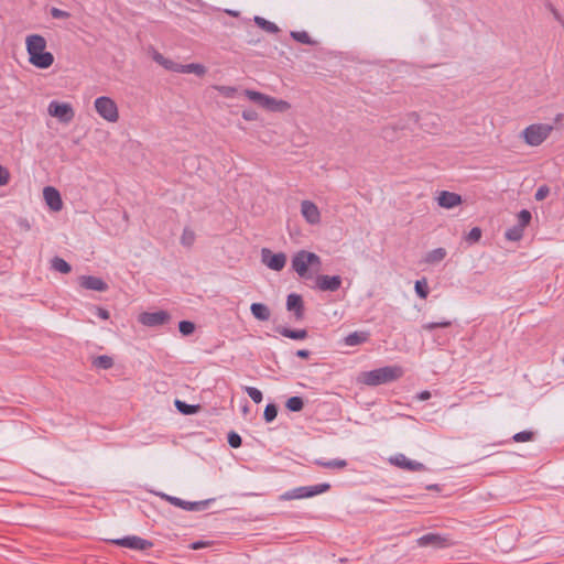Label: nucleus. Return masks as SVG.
Masks as SVG:
<instances>
[{
  "label": "nucleus",
  "instance_id": "obj_52",
  "mask_svg": "<svg viewBox=\"0 0 564 564\" xmlns=\"http://www.w3.org/2000/svg\"><path fill=\"white\" fill-rule=\"evenodd\" d=\"M96 316L101 319H109L110 313L104 307H96Z\"/></svg>",
  "mask_w": 564,
  "mask_h": 564
},
{
  "label": "nucleus",
  "instance_id": "obj_7",
  "mask_svg": "<svg viewBox=\"0 0 564 564\" xmlns=\"http://www.w3.org/2000/svg\"><path fill=\"white\" fill-rule=\"evenodd\" d=\"M47 111L50 116L55 117L62 123H69L75 116L74 109L68 102H59L57 100H52L48 104Z\"/></svg>",
  "mask_w": 564,
  "mask_h": 564
},
{
  "label": "nucleus",
  "instance_id": "obj_1",
  "mask_svg": "<svg viewBox=\"0 0 564 564\" xmlns=\"http://www.w3.org/2000/svg\"><path fill=\"white\" fill-rule=\"evenodd\" d=\"M26 52L29 54V62L40 68L46 69L54 63V55L45 51L46 40L40 34H31L25 39Z\"/></svg>",
  "mask_w": 564,
  "mask_h": 564
},
{
  "label": "nucleus",
  "instance_id": "obj_35",
  "mask_svg": "<svg viewBox=\"0 0 564 564\" xmlns=\"http://www.w3.org/2000/svg\"><path fill=\"white\" fill-rule=\"evenodd\" d=\"M414 290L420 299H426L430 293V289L425 279L415 281Z\"/></svg>",
  "mask_w": 564,
  "mask_h": 564
},
{
  "label": "nucleus",
  "instance_id": "obj_31",
  "mask_svg": "<svg viewBox=\"0 0 564 564\" xmlns=\"http://www.w3.org/2000/svg\"><path fill=\"white\" fill-rule=\"evenodd\" d=\"M285 406L291 412H300L304 408V400L299 395L291 397L288 399Z\"/></svg>",
  "mask_w": 564,
  "mask_h": 564
},
{
  "label": "nucleus",
  "instance_id": "obj_8",
  "mask_svg": "<svg viewBox=\"0 0 564 564\" xmlns=\"http://www.w3.org/2000/svg\"><path fill=\"white\" fill-rule=\"evenodd\" d=\"M109 542L117 546L135 551H145L153 546V542H151L150 540L142 539L138 535H127L119 539H112Z\"/></svg>",
  "mask_w": 564,
  "mask_h": 564
},
{
  "label": "nucleus",
  "instance_id": "obj_55",
  "mask_svg": "<svg viewBox=\"0 0 564 564\" xmlns=\"http://www.w3.org/2000/svg\"><path fill=\"white\" fill-rule=\"evenodd\" d=\"M295 355L299 357V358H302V359H307L310 358L311 356V351L307 350V349H299Z\"/></svg>",
  "mask_w": 564,
  "mask_h": 564
},
{
  "label": "nucleus",
  "instance_id": "obj_2",
  "mask_svg": "<svg viewBox=\"0 0 564 564\" xmlns=\"http://www.w3.org/2000/svg\"><path fill=\"white\" fill-rule=\"evenodd\" d=\"M402 376V369L398 366H386L361 373L360 381L369 387L390 383Z\"/></svg>",
  "mask_w": 564,
  "mask_h": 564
},
{
  "label": "nucleus",
  "instance_id": "obj_16",
  "mask_svg": "<svg viewBox=\"0 0 564 564\" xmlns=\"http://www.w3.org/2000/svg\"><path fill=\"white\" fill-rule=\"evenodd\" d=\"M301 213L305 220L311 225H316L321 221V213L317 206L311 200L302 202Z\"/></svg>",
  "mask_w": 564,
  "mask_h": 564
},
{
  "label": "nucleus",
  "instance_id": "obj_40",
  "mask_svg": "<svg viewBox=\"0 0 564 564\" xmlns=\"http://www.w3.org/2000/svg\"><path fill=\"white\" fill-rule=\"evenodd\" d=\"M518 218V226L522 227L523 229L530 224L532 219L531 212L528 209H522L517 215Z\"/></svg>",
  "mask_w": 564,
  "mask_h": 564
},
{
  "label": "nucleus",
  "instance_id": "obj_50",
  "mask_svg": "<svg viewBox=\"0 0 564 564\" xmlns=\"http://www.w3.org/2000/svg\"><path fill=\"white\" fill-rule=\"evenodd\" d=\"M10 178L9 172L6 167L0 165V186L8 184Z\"/></svg>",
  "mask_w": 564,
  "mask_h": 564
},
{
  "label": "nucleus",
  "instance_id": "obj_34",
  "mask_svg": "<svg viewBox=\"0 0 564 564\" xmlns=\"http://www.w3.org/2000/svg\"><path fill=\"white\" fill-rule=\"evenodd\" d=\"M330 489V484L322 482L313 486H307L308 498L324 494Z\"/></svg>",
  "mask_w": 564,
  "mask_h": 564
},
{
  "label": "nucleus",
  "instance_id": "obj_13",
  "mask_svg": "<svg viewBox=\"0 0 564 564\" xmlns=\"http://www.w3.org/2000/svg\"><path fill=\"white\" fill-rule=\"evenodd\" d=\"M286 310L294 313L296 321L304 318V302L300 294L291 293L286 297Z\"/></svg>",
  "mask_w": 564,
  "mask_h": 564
},
{
  "label": "nucleus",
  "instance_id": "obj_59",
  "mask_svg": "<svg viewBox=\"0 0 564 564\" xmlns=\"http://www.w3.org/2000/svg\"><path fill=\"white\" fill-rule=\"evenodd\" d=\"M552 12H553L554 18H555L557 21L562 22V19H561L560 13H558L555 9H552Z\"/></svg>",
  "mask_w": 564,
  "mask_h": 564
},
{
  "label": "nucleus",
  "instance_id": "obj_9",
  "mask_svg": "<svg viewBox=\"0 0 564 564\" xmlns=\"http://www.w3.org/2000/svg\"><path fill=\"white\" fill-rule=\"evenodd\" d=\"M416 543L421 547L431 546L433 549H446L453 545L448 535L432 532L420 536Z\"/></svg>",
  "mask_w": 564,
  "mask_h": 564
},
{
  "label": "nucleus",
  "instance_id": "obj_51",
  "mask_svg": "<svg viewBox=\"0 0 564 564\" xmlns=\"http://www.w3.org/2000/svg\"><path fill=\"white\" fill-rule=\"evenodd\" d=\"M152 58L155 63H158L159 65H161L162 67H164L165 65V62L167 61L166 57H164L161 53H159L158 51H154L153 54H152Z\"/></svg>",
  "mask_w": 564,
  "mask_h": 564
},
{
  "label": "nucleus",
  "instance_id": "obj_30",
  "mask_svg": "<svg viewBox=\"0 0 564 564\" xmlns=\"http://www.w3.org/2000/svg\"><path fill=\"white\" fill-rule=\"evenodd\" d=\"M93 366L96 369L108 370L113 366V359L107 355H100L93 360Z\"/></svg>",
  "mask_w": 564,
  "mask_h": 564
},
{
  "label": "nucleus",
  "instance_id": "obj_15",
  "mask_svg": "<svg viewBox=\"0 0 564 564\" xmlns=\"http://www.w3.org/2000/svg\"><path fill=\"white\" fill-rule=\"evenodd\" d=\"M45 203L53 212H59L63 207V200L59 192L52 186H46L43 191Z\"/></svg>",
  "mask_w": 564,
  "mask_h": 564
},
{
  "label": "nucleus",
  "instance_id": "obj_38",
  "mask_svg": "<svg viewBox=\"0 0 564 564\" xmlns=\"http://www.w3.org/2000/svg\"><path fill=\"white\" fill-rule=\"evenodd\" d=\"M452 322L448 319H442L440 322H430L422 325V328L427 332H432L435 328H446L452 326Z\"/></svg>",
  "mask_w": 564,
  "mask_h": 564
},
{
  "label": "nucleus",
  "instance_id": "obj_43",
  "mask_svg": "<svg viewBox=\"0 0 564 564\" xmlns=\"http://www.w3.org/2000/svg\"><path fill=\"white\" fill-rule=\"evenodd\" d=\"M227 441H228L229 446L232 448H239L242 444L241 436L235 431H230L228 433Z\"/></svg>",
  "mask_w": 564,
  "mask_h": 564
},
{
  "label": "nucleus",
  "instance_id": "obj_20",
  "mask_svg": "<svg viewBox=\"0 0 564 564\" xmlns=\"http://www.w3.org/2000/svg\"><path fill=\"white\" fill-rule=\"evenodd\" d=\"M275 332L286 338L294 339V340L305 339L308 335L306 329H291V328L283 327V326L275 327Z\"/></svg>",
  "mask_w": 564,
  "mask_h": 564
},
{
  "label": "nucleus",
  "instance_id": "obj_10",
  "mask_svg": "<svg viewBox=\"0 0 564 564\" xmlns=\"http://www.w3.org/2000/svg\"><path fill=\"white\" fill-rule=\"evenodd\" d=\"M261 260L271 270L281 271L285 267L286 256L283 252L274 253L270 249L263 248Z\"/></svg>",
  "mask_w": 564,
  "mask_h": 564
},
{
  "label": "nucleus",
  "instance_id": "obj_36",
  "mask_svg": "<svg viewBox=\"0 0 564 564\" xmlns=\"http://www.w3.org/2000/svg\"><path fill=\"white\" fill-rule=\"evenodd\" d=\"M278 405L275 403H268L264 408L263 419L267 423H271L278 415Z\"/></svg>",
  "mask_w": 564,
  "mask_h": 564
},
{
  "label": "nucleus",
  "instance_id": "obj_27",
  "mask_svg": "<svg viewBox=\"0 0 564 564\" xmlns=\"http://www.w3.org/2000/svg\"><path fill=\"white\" fill-rule=\"evenodd\" d=\"M253 21L259 28L267 31L268 33L275 34L280 31L279 26L275 23L270 22L262 17L256 15L253 18Z\"/></svg>",
  "mask_w": 564,
  "mask_h": 564
},
{
  "label": "nucleus",
  "instance_id": "obj_23",
  "mask_svg": "<svg viewBox=\"0 0 564 564\" xmlns=\"http://www.w3.org/2000/svg\"><path fill=\"white\" fill-rule=\"evenodd\" d=\"M308 498L307 486H301L293 488L291 490L285 491L282 496V500H293V499H306Z\"/></svg>",
  "mask_w": 564,
  "mask_h": 564
},
{
  "label": "nucleus",
  "instance_id": "obj_56",
  "mask_svg": "<svg viewBox=\"0 0 564 564\" xmlns=\"http://www.w3.org/2000/svg\"><path fill=\"white\" fill-rule=\"evenodd\" d=\"M204 544L205 543L203 541H196V542L192 543L191 547H192V550H198V549L203 547Z\"/></svg>",
  "mask_w": 564,
  "mask_h": 564
},
{
  "label": "nucleus",
  "instance_id": "obj_39",
  "mask_svg": "<svg viewBox=\"0 0 564 564\" xmlns=\"http://www.w3.org/2000/svg\"><path fill=\"white\" fill-rule=\"evenodd\" d=\"M534 440V432L532 431H521L516 433L512 436V441L516 443L530 442Z\"/></svg>",
  "mask_w": 564,
  "mask_h": 564
},
{
  "label": "nucleus",
  "instance_id": "obj_49",
  "mask_svg": "<svg viewBox=\"0 0 564 564\" xmlns=\"http://www.w3.org/2000/svg\"><path fill=\"white\" fill-rule=\"evenodd\" d=\"M242 118L247 121H256L258 119V112L253 109H245L242 111Z\"/></svg>",
  "mask_w": 564,
  "mask_h": 564
},
{
  "label": "nucleus",
  "instance_id": "obj_5",
  "mask_svg": "<svg viewBox=\"0 0 564 564\" xmlns=\"http://www.w3.org/2000/svg\"><path fill=\"white\" fill-rule=\"evenodd\" d=\"M95 109L108 122H117L119 119L118 107L110 97L101 96L96 98Z\"/></svg>",
  "mask_w": 564,
  "mask_h": 564
},
{
  "label": "nucleus",
  "instance_id": "obj_61",
  "mask_svg": "<svg viewBox=\"0 0 564 564\" xmlns=\"http://www.w3.org/2000/svg\"><path fill=\"white\" fill-rule=\"evenodd\" d=\"M438 486L437 485H431V486H427V489L432 490V489H437Z\"/></svg>",
  "mask_w": 564,
  "mask_h": 564
},
{
  "label": "nucleus",
  "instance_id": "obj_57",
  "mask_svg": "<svg viewBox=\"0 0 564 564\" xmlns=\"http://www.w3.org/2000/svg\"><path fill=\"white\" fill-rule=\"evenodd\" d=\"M409 119L413 120L414 122H417L419 116L415 112H412L409 115Z\"/></svg>",
  "mask_w": 564,
  "mask_h": 564
},
{
  "label": "nucleus",
  "instance_id": "obj_25",
  "mask_svg": "<svg viewBox=\"0 0 564 564\" xmlns=\"http://www.w3.org/2000/svg\"><path fill=\"white\" fill-rule=\"evenodd\" d=\"M290 108V104L282 99H275L273 97L268 98V102L264 104V109L270 111H285Z\"/></svg>",
  "mask_w": 564,
  "mask_h": 564
},
{
  "label": "nucleus",
  "instance_id": "obj_18",
  "mask_svg": "<svg viewBox=\"0 0 564 564\" xmlns=\"http://www.w3.org/2000/svg\"><path fill=\"white\" fill-rule=\"evenodd\" d=\"M437 203L443 208H454L462 204V196L459 194L442 191L437 197Z\"/></svg>",
  "mask_w": 564,
  "mask_h": 564
},
{
  "label": "nucleus",
  "instance_id": "obj_37",
  "mask_svg": "<svg viewBox=\"0 0 564 564\" xmlns=\"http://www.w3.org/2000/svg\"><path fill=\"white\" fill-rule=\"evenodd\" d=\"M482 231L479 227H473L464 237L468 245L477 243L481 238Z\"/></svg>",
  "mask_w": 564,
  "mask_h": 564
},
{
  "label": "nucleus",
  "instance_id": "obj_26",
  "mask_svg": "<svg viewBox=\"0 0 564 564\" xmlns=\"http://www.w3.org/2000/svg\"><path fill=\"white\" fill-rule=\"evenodd\" d=\"M315 464L329 469H343L348 465L347 460L341 458H335L330 460L316 459Z\"/></svg>",
  "mask_w": 564,
  "mask_h": 564
},
{
  "label": "nucleus",
  "instance_id": "obj_12",
  "mask_svg": "<svg viewBox=\"0 0 564 564\" xmlns=\"http://www.w3.org/2000/svg\"><path fill=\"white\" fill-rule=\"evenodd\" d=\"M341 283L340 275L321 274L315 279V288L324 292H335L340 289Z\"/></svg>",
  "mask_w": 564,
  "mask_h": 564
},
{
  "label": "nucleus",
  "instance_id": "obj_29",
  "mask_svg": "<svg viewBox=\"0 0 564 564\" xmlns=\"http://www.w3.org/2000/svg\"><path fill=\"white\" fill-rule=\"evenodd\" d=\"M51 267L57 272L67 274L72 271V265L61 257H54L51 260Z\"/></svg>",
  "mask_w": 564,
  "mask_h": 564
},
{
  "label": "nucleus",
  "instance_id": "obj_54",
  "mask_svg": "<svg viewBox=\"0 0 564 564\" xmlns=\"http://www.w3.org/2000/svg\"><path fill=\"white\" fill-rule=\"evenodd\" d=\"M398 129V127H386L383 130H382V133H383V138L384 139H392V135L390 132H394L395 130Z\"/></svg>",
  "mask_w": 564,
  "mask_h": 564
},
{
  "label": "nucleus",
  "instance_id": "obj_6",
  "mask_svg": "<svg viewBox=\"0 0 564 564\" xmlns=\"http://www.w3.org/2000/svg\"><path fill=\"white\" fill-rule=\"evenodd\" d=\"M161 497L175 507H178L186 511H196V512L206 510L208 508V506L215 501L214 498L200 500V501H186L178 497L170 496L166 494H161Z\"/></svg>",
  "mask_w": 564,
  "mask_h": 564
},
{
  "label": "nucleus",
  "instance_id": "obj_44",
  "mask_svg": "<svg viewBox=\"0 0 564 564\" xmlns=\"http://www.w3.org/2000/svg\"><path fill=\"white\" fill-rule=\"evenodd\" d=\"M245 95L248 97L249 100L259 104L260 100L263 99L264 94L251 89H246Z\"/></svg>",
  "mask_w": 564,
  "mask_h": 564
},
{
  "label": "nucleus",
  "instance_id": "obj_58",
  "mask_svg": "<svg viewBox=\"0 0 564 564\" xmlns=\"http://www.w3.org/2000/svg\"><path fill=\"white\" fill-rule=\"evenodd\" d=\"M268 98L269 96L268 95H264L263 96V99L260 100V102L258 104L259 106H261L262 108H264V104L268 102Z\"/></svg>",
  "mask_w": 564,
  "mask_h": 564
},
{
  "label": "nucleus",
  "instance_id": "obj_4",
  "mask_svg": "<svg viewBox=\"0 0 564 564\" xmlns=\"http://www.w3.org/2000/svg\"><path fill=\"white\" fill-rule=\"evenodd\" d=\"M553 131V126L547 123H534L522 131L527 144L538 147L542 144Z\"/></svg>",
  "mask_w": 564,
  "mask_h": 564
},
{
  "label": "nucleus",
  "instance_id": "obj_45",
  "mask_svg": "<svg viewBox=\"0 0 564 564\" xmlns=\"http://www.w3.org/2000/svg\"><path fill=\"white\" fill-rule=\"evenodd\" d=\"M182 67H183V64L174 62L170 58H167V61L165 62V65H164V68L166 70L174 72V73H181Z\"/></svg>",
  "mask_w": 564,
  "mask_h": 564
},
{
  "label": "nucleus",
  "instance_id": "obj_14",
  "mask_svg": "<svg viewBox=\"0 0 564 564\" xmlns=\"http://www.w3.org/2000/svg\"><path fill=\"white\" fill-rule=\"evenodd\" d=\"M390 462L402 469L411 471H420L426 469L425 465L420 462L409 459L404 454L395 455L390 459Z\"/></svg>",
  "mask_w": 564,
  "mask_h": 564
},
{
  "label": "nucleus",
  "instance_id": "obj_60",
  "mask_svg": "<svg viewBox=\"0 0 564 564\" xmlns=\"http://www.w3.org/2000/svg\"><path fill=\"white\" fill-rule=\"evenodd\" d=\"M226 12L231 15V17H238L239 15V12L238 11H235V10H226Z\"/></svg>",
  "mask_w": 564,
  "mask_h": 564
},
{
  "label": "nucleus",
  "instance_id": "obj_21",
  "mask_svg": "<svg viewBox=\"0 0 564 564\" xmlns=\"http://www.w3.org/2000/svg\"><path fill=\"white\" fill-rule=\"evenodd\" d=\"M250 312L256 319L261 322L269 321L271 316L270 308L263 303H252Z\"/></svg>",
  "mask_w": 564,
  "mask_h": 564
},
{
  "label": "nucleus",
  "instance_id": "obj_53",
  "mask_svg": "<svg viewBox=\"0 0 564 564\" xmlns=\"http://www.w3.org/2000/svg\"><path fill=\"white\" fill-rule=\"evenodd\" d=\"M431 392L427 390H423L420 393L416 394V399L420 401H426L431 398Z\"/></svg>",
  "mask_w": 564,
  "mask_h": 564
},
{
  "label": "nucleus",
  "instance_id": "obj_46",
  "mask_svg": "<svg viewBox=\"0 0 564 564\" xmlns=\"http://www.w3.org/2000/svg\"><path fill=\"white\" fill-rule=\"evenodd\" d=\"M549 193H550V188H549L546 185H542V186H540V187L536 189V192H535V194H534V198H535L536 200H539V202H540V200H543L544 198H546V196L549 195Z\"/></svg>",
  "mask_w": 564,
  "mask_h": 564
},
{
  "label": "nucleus",
  "instance_id": "obj_22",
  "mask_svg": "<svg viewBox=\"0 0 564 564\" xmlns=\"http://www.w3.org/2000/svg\"><path fill=\"white\" fill-rule=\"evenodd\" d=\"M447 254V251L445 248H436L431 251H429L424 257V262L429 264H436L440 263L445 259Z\"/></svg>",
  "mask_w": 564,
  "mask_h": 564
},
{
  "label": "nucleus",
  "instance_id": "obj_17",
  "mask_svg": "<svg viewBox=\"0 0 564 564\" xmlns=\"http://www.w3.org/2000/svg\"><path fill=\"white\" fill-rule=\"evenodd\" d=\"M79 285L86 290L98 292H105L108 290V284L101 278L94 275H82L79 278Z\"/></svg>",
  "mask_w": 564,
  "mask_h": 564
},
{
  "label": "nucleus",
  "instance_id": "obj_41",
  "mask_svg": "<svg viewBox=\"0 0 564 564\" xmlns=\"http://www.w3.org/2000/svg\"><path fill=\"white\" fill-rule=\"evenodd\" d=\"M178 330L183 336H189L195 332V324L191 321H181Z\"/></svg>",
  "mask_w": 564,
  "mask_h": 564
},
{
  "label": "nucleus",
  "instance_id": "obj_42",
  "mask_svg": "<svg viewBox=\"0 0 564 564\" xmlns=\"http://www.w3.org/2000/svg\"><path fill=\"white\" fill-rule=\"evenodd\" d=\"M245 392L250 397V399L254 402V403H260L262 402L263 400V394L262 392L258 389V388H254V387H245Z\"/></svg>",
  "mask_w": 564,
  "mask_h": 564
},
{
  "label": "nucleus",
  "instance_id": "obj_48",
  "mask_svg": "<svg viewBox=\"0 0 564 564\" xmlns=\"http://www.w3.org/2000/svg\"><path fill=\"white\" fill-rule=\"evenodd\" d=\"M51 15L54 19H66L69 17V13L67 11L53 7L51 9Z\"/></svg>",
  "mask_w": 564,
  "mask_h": 564
},
{
  "label": "nucleus",
  "instance_id": "obj_3",
  "mask_svg": "<svg viewBox=\"0 0 564 564\" xmlns=\"http://www.w3.org/2000/svg\"><path fill=\"white\" fill-rule=\"evenodd\" d=\"M321 258L314 252L301 250L294 254L292 258V269L299 274L302 279H311L312 273L308 270V267H319Z\"/></svg>",
  "mask_w": 564,
  "mask_h": 564
},
{
  "label": "nucleus",
  "instance_id": "obj_47",
  "mask_svg": "<svg viewBox=\"0 0 564 564\" xmlns=\"http://www.w3.org/2000/svg\"><path fill=\"white\" fill-rule=\"evenodd\" d=\"M181 241L184 246H191L194 242V234L184 229Z\"/></svg>",
  "mask_w": 564,
  "mask_h": 564
},
{
  "label": "nucleus",
  "instance_id": "obj_11",
  "mask_svg": "<svg viewBox=\"0 0 564 564\" xmlns=\"http://www.w3.org/2000/svg\"><path fill=\"white\" fill-rule=\"evenodd\" d=\"M170 319L171 316L166 311L144 312L139 316V322L148 327L161 326Z\"/></svg>",
  "mask_w": 564,
  "mask_h": 564
},
{
  "label": "nucleus",
  "instance_id": "obj_33",
  "mask_svg": "<svg viewBox=\"0 0 564 564\" xmlns=\"http://www.w3.org/2000/svg\"><path fill=\"white\" fill-rule=\"evenodd\" d=\"M524 229L518 225L508 228L505 232V237L509 241H519L523 237Z\"/></svg>",
  "mask_w": 564,
  "mask_h": 564
},
{
  "label": "nucleus",
  "instance_id": "obj_32",
  "mask_svg": "<svg viewBox=\"0 0 564 564\" xmlns=\"http://www.w3.org/2000/svg\"><path fill=\"white\" fill-rule=\"evenodd\" d=\"M290 35L294 41L300 42L302 44H306V45H315L316 44V42L311 39V36L308 35V33L306 31H291Z\"/></svg>",
  "mask_w": 564,
  "mask_h": 564
},
{
  "label": "nucleus",
  "instance_id": "obj_24",
  "mask_svg": "<svg viewBox=\"0 0 564 564\" xmlns=\"http://www.w3.org/2000/svg\"><path fill=\"white\" fill-rule=\"evenodd\" d=\"M174 405L177 409V411L184 415L196 414L200 409L199 404H188L185 401L178 399L174 401Z\"/></svg>",
  "mask_w": 564,
  "mask_h": 564
},
{
  "label": "nucleus",
  "instance_id": "obj_19",
  "mask_svg": "<svg viewBox=\"0 0 564 564\" xmlns=\"http://www.w3.org/2000/svg\"><path fill=\"white\" fill-rule=\"evenodd\" d=\"M370 336L369 330H356L348 334L343 341L346 346L355 347L367 343Z\"/></svg>",
  "mask_w": 564,
  "mask_h": 564
},
{
  "label": "nucleus",
  "instance_id": "obj_28",
  "mask_svg": "<svg viewBox=\"0 0 564 564\" xmlns=\"http://www.w3.org/2000/svg\"><path fill=\"white\" fill-rule=\"evenodd\" d=\"M181 74H195L202 77L206 74V67L203 64L197 63L183 64Z\"/></svg>",
  "mask_w": 564,
  "mask_h": 564
}]
</instances>
